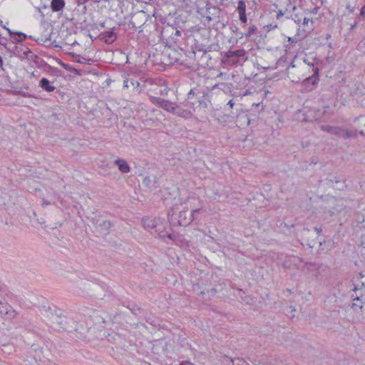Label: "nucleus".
<instances>
[{"instance_id": "e433bc0d", "label": "nucleus", "mask_w": 365, "mask_h": 365, "mask_svg": "<svg viewBox=\"0 0 365 365\" xmlns=\"http://www.w3.org/2000/svg\"><path fill=\"white\" fill-rule=\"evenodd\" d=\"M359 18H362L365 19V4L361 9L360 13L359 14Z\"/></svg>"}, {"instance_id": "6e6552de", "label": "nucleus", "mask_w": 365, "mask_h": 365, "mask_svg": "<svg viewBox=\"0 0 365 365\" xmlns=\"http://www.w3.org/2000/svg\"><path fill=\"white\" fill-rule=\"evenodd\" d=\"M357 131L356 130H349L346 129H344L341 127L336 126L334 135L342 138L344 139H348V138H354L357 136Z\"/></svg>"}, {"instance_id": "e2e57ef3", "label": "nucleus", "mask_w": 365, "mask_h": 365, "mask_svg": "<svg viewBox=\"0 0 365 365\" xmlns=\"http://www.w3.org/2000/svg\"><path fill=\"white\" fill-rule=\"evenodd\" d=\"M165 64H173V61H170L168 62H163Z\"/></svg>"}, {"instance_id": "f3484780", "label": "nucleus", "mask_w": 365, "mask_h": 365, "mask_svg": "<svg viewBox=\"0 0 365 365\" xmlns=\"http://www.w3.org/2000/svg\"><path fill=\"white\" fill-rule=\"evenodd\" d=\"M65 6L64 0H51V8L53 12L61 11Z\"/></svg>"}, {"instance_id": "0eeeda50", "label": "nucleus", "mask_w": 365, "mask_h": 365, "mask_svg": "<svg viewBox=\"0 0 365 365\" xmlns=\"http://www.w3.org/2000/svg\"><path fill=\"white\" fill-rule=\"evenodd\" d=\"M245 55L244 49H238L235 51H229L225 53L226 61L230 64H236L239 61V58Z\"/></svg>"}, {"instance_id": "37998d69", "label": "nucleus", "mask_w": 365, "mask_h": 365, "mask_svg": "<svg viewBox=\"0 0 365 365\" xmlns=\"http://www.w3.org/2000/svg\"><path fill=\"white\" fill-rule=\"evenodd\" d=\"M311 21L312 24H314V21L312 19H309V18H307V17H304L303 19V25L304 26H307L308 25V23Z\"/></svg>"}, {"instance_id": "338daca9", "label": "nucleus", "mask_w": 365, "mask_h": 365, "mask_svg": "<svg viewBox=\"0 0 365 365\" xmlns=\"http://www.w3.org/2000/svg\"><path fill=\"white\" fill-rule=\"evenodd\" d=\"M290 66H291V67H292V68H294V67H295V65H294V61L291 63Z\"/></svg>"}, {"instance_id": "9b49d317", "label": "nucleus", "mask_w": 365, "mask_h": 365, "mask_svg": "<svg viewBox=\"0 0 365 365\" xmlns=\"http://www.w3.org/2000/svg\"><path fill=\"white\" fill-rule=\"evenodd\" d=\"M3 28L8 31L10 37L12 38L13 40L16 42H22L27 37V36L24 33L19 31H12L9 29L6 28L5 26H3Z\"/></svg>"}, {"instance_id": "a18cd8bd", "label": "nucleus", "mask_w": 365, "mask_h": 365, "mask_svg": "<svg viewBox=\"0 0 365 365\" xmlns=\"http://www.w3.org/2000/svg\"><path fill=\"white\" fill-rule=\"evenodd\" d=\"M346 9L349 11L350 13H354L355 11V7L351 6L350 4L346 5Z\"/></svg>"}, {"instance_id": "5fc2aeb1", "label": "nucleus", "mask_w": 365, "mask_h": 365, "mask_svg": "<svg viewBox=\"0 0 365 365\" xmlns=\"http://www.w3.org/2000/svg\"><path fill=\"white\" fill-rule=\"evenodd\" d=\"M356 25H357L356 22H355L354 24H351V27H350V29L353 30L356 26Z\"/></svg>"}, {"instance_id": "6ab92c4d", "label": "nucleus", "mask_w": 365, "mask_h": 365, "mask_svg": "<svg viewBox=\"0 0 365 365\" xmlns=\"http://www.w3.org/2000/svg\"><path fill=\"white\" fill-rule=\"evenodd\" d=\"M257 31V28L255 25H252L248 28L247 33L242 34L240 32H238V29H236V31H233V32H235L236 34H239L240 36V38L243 37V36H245L246 38H250L252 34H255Z\"/></svg>"}, {"instance_id": "f704fd0d", "label": "nucleus", "mask_w": 365, "mask_h": 365, "mask_svg": "<svg viewBox=\"0 0 365 365\" xmlns=\"http://www.w3.org/2000/svg\"><path fill=\"white\" fill-rule=\"evenodd\" d=\"M143 183L146 186V187H150V183H151V180L150 179L149 177H145L143 180Z\"/></svg>"}, {"instance_id": "4d7b16f0", "label": "nucleus", "mask_w": 365, "mask_h": 365, "mask_svg": "<svg viewBox=\"0 0 365 365\" xmlns=\"http://www.w3.org/2000/svg\"><path fill=\"white\" fill-rule=\"evenodd\" d=\"M3 66V58L2 57L0 56V68H1Z\"/></svg>"}, {"instance_id": "393cba45", "label": "nucleus", "mask_w": 365, "mask_h": 365, "mask_svg": "<svg viewBox=\"0 0 365 365\" xmlns=\"http://www.w3.org/2000/svg\"><path fill=\"white\" fill-rule=\"evenodd\" d=\"M200 212V209H195L192 210L190 213H188V217L192 219V222L198 218V215Z\"/></svg>"}, {"instance_id": "39448f33", "label": "nucleus", "mask_w": 365, "mask_h": 365, "mask_svg": "<svg viewBox=\"0 0 365 365\" xmlns=\"http://www.w3.org/2000/svg\"><path fill=\"white\" fill-rule=\"evenodd\" d=\"M166 222L161 221L160 219H158L154 230L153 234H156L160 238L165 240V238H168L172 241H175L177 239V235L169 232L166 230Z\"/></svg>"}, {"instance_id": "0e129e2a", "label": "nucleus", "mask_w": 365, "mask_h": 365, "mask_svg": "<svg viewBox=\"0 0 365 365\" xmlns=\"http://www.w3.org/2000/svg\"><path fill=\"white\" fill-rule=\"evenodd\" d=\"M100 26L102 27V28H104L105 27V22H102L100 24Z\"/></svg>"}, {"instance_id": "7c9ffc66", "label": "nucleus", "mask_w": 365, "mask_h": 365, "mask_svg": "<svg viewBox=\"0 0 365 365\" xmlns=\"http://www.w3.org/2000/svg\"><path fill=\"white\" fill-rule=\"evenodd\" d=\"M58 63L61 66L63 67L64 69H66V71H68V69H70L71 68V66H69L68 64H66L64 62H63L61 59L59 58H57L56 59Z\"/></svg>"}, {"instance_id": "a211bd4d", "label": "nucleus", "mask_w": 365, "mask_h": 365, "mask_svg": "<svg viewBox=\"0 0 365 365\" xmlns=\"http://www.w3.org/2000/svg\"><path fill=\"white\" fill-rule=\"evenodd\" d=\"M112 226H113V224L109 220H103L98 224L101 231L105 234H108L110 232V229Z\"/></svg>"}, {"instance_id": "864d4df0", "label": "nucleus", "mask_w": 365, "mask_h": 365, "mask_svg": "<svg viewBox=\"0 0 365 365\" xmlns=\"http://www.w3.org/2000/svg\"><path fill=\"white\" fill-rule=\"evenodd\" d=\"M128 83H129V80L128 79L125 80L124 82H123L124 87L128 88L129 87Z\"/></svg>"}, {"instance_id": "c03bdc74", "label": "nucleus", "mask_w": 365, "mask_h": 365, "mask_svg": "<svg viewBox=\"0 0 365 365\" xmlns=\"http://www.w3.org/2000/svg\"><path fill=\"white\" fill-rule=\"evenodd\" d=\"M240 297L247 304H249L250 302V301L252 300V299L248 296H245V298H243L242 296H240Z\"/></svg>"}, {"instance_id": "20e7f679", "label": "nucleus", "mask_w": 365, "mask_h": 365, "mask_svg": "<svg viewBox=\"0 0 365 365\" xmlns=\"http://www.w3.org/2000/svg\"><path fill=\"white\" fill-rule=\"evenodd\" d=\"M312 76L306 78L302 81L300 89L302 93H308L312 91L316 86V85L318 83L319 69V68H314L312 69Z\"/></svg>"}, {"instance_id": "dca6fc26", "label": "nucleus", "mask_w": 365, "mask_h": 365, "mask_svg": "<svg viewBox=\"0 0 365 365\" xmlns=\"http://www.w3.org/2000/svg\"><path fill=\"white\" fill-rule=\"evenodd\" d=\"M38 86L47 92H53L56 89V87L51 86L50 84V81L46 78H43L41 79Z\"/></svg>"}, {"instance_id": "09e8293b", "label": "nucleus", "mask_w": 365, "mask_h": 365, "mask_svg": "<svg viewBox=\"0 0 365 365\" xmlns=\"http://www.w3.org/2000/svg\"><path fill=\"white\" fill-rule=\"evenodd\" d=\"M19 46H14L11 50V51L16 55V53H17V51H19Z\"/></svg>"}, {"instance_id": "7ed1b4c3", "label": "nucleus", "mask_w": 365, "mask_h": 365, "mask_svg": "<svg viewBox=\"0 0 365 365\" xmlns=\"http://www.w3.org/2000/svg\"><path fill=\"white\" fill-rule=\"evenodd\" d=\"M325 113V110L303 108L299 110L298 118L302 122H312L321 119Z\"/></svg>"}, {"instance_id": "13d9d810", "label": "nucleus", "mask_w": 365, "mask_h": 365, "mask_svg": "<svg viewBox=\"0 0 365 365\" xmlns=\"http://www.w3.org/2000/svg\"><path fill=\"white\" fill-rule=\"evenodd\" d=\"M288 41H289V42H291V43H294V40L292 38H291V37H289V38H288Z\"/></svg>"}, {"instance_id": "c85d7f7f", "label": "nucleus", "mask_w": 365, "mask_h": 365, "mask_svg": "<svg viewBox=\"0 0 365 365\" xmlns=\"http://www.w3.org/2000/svg\"><path fill=\"white\" fill-rule=\"evenodd\" d=\"M129 309L131 311V312L135 315H138V312H141V308L137 305H133L131 307H129Z\"/></svg>"}, {"instance_id": "72a5a7b5", "label": "nucleus", "mask_w": 365, "mask_h": 365, "mask_svg": "<svg viewBox=\"0 0 365 365\" xmlns=\"http://www.w3.org/2000/svg\"><path fill=\"white\" fill-rule=\"evenodd\" d=\"M180 35H181V31L178 29H175V33L173 34L172 38L176 42L178 41V36H180Z\"/></svg>"}, {"instance_id": "680f3d73", "label": "nucleus", "mask_w": 365, "mask_h": 365, "mask_svg": "<svg viewBox=\"0 0 365 365\" xmlns=\"http://www.w3.org/2000/svg\"><path fill=\"white\" fill-rule=\"evenodd\" d=\"M38 10L39 13H41V16H43H43H44V15H43V14L42 11H41V8H38Z\"/></svg>"}, {"instance_id": "4c0bfd02", "label": "nucleus", "mask_w": 365, "mask_h": 365, "mask_svg": "<svg viewBox=\"0 0 365 365\" xmlns=\"http://www.w3.org/2000/svg\"><path fill=\"white\" fill-rule=\"evenodd\" d=\"M292 19L294 21L295 23L298 24H300L302 21V19L298 14H294V16L292 17Z\"/></svg>"}, {"instance_id": "1a4fd4ad", "label": "nucleus", "mask_w": 365, "mask_h": 365, "mask_svg": "<svg viewBox=\"0 0 365 365\" xmlns=\"http://www.w3.org/2000/svg\"><path fill=\"white\" fill-rule=\"evenodd\" d=\"M29 61H33L38 68H51V66L48 64L43 58L35 53L30 55Z\"/></svg>"}, {"instance_id": "aec40b11", "label": "nucleus", "mask_w": 365, "mask_h": 365, "mask_svg": "<svg viewBox=\"0 0 365 365\" xmlns=\"http://www.w3.org/2000/svg\"><path fill=\"white\" fill-rule=\"evenodd\" d=\"M351 308L355 312H358L359 310L361 311V309L363 308V302H361L359 297H356L353 299V303L351 304Z\"/></svg>"}, {"instance_id": "cd10ccee", "label": "nucleus", "mask_w": 365, "mask_h": 365, "mask_svg": "<svg viewBox=\"0 0 365 365\" xmlns=\"http://www.w3.org/2000/svg\"><path fill=\"white\" fill-rule=\"evenodd\" d=\"M237 10L239 13L246 12V4L245 1L240 0L238 1Z\"/></svg>"}, {"instance_id": "c9c22d12", "label": "nucleus", "mask_w": 365, "mask_h": 365, "mask_svg": "<svg viewBox=\"0 0 365 365\" xmlns=\"http://www.w3.org/2000/svg\"><path fill=\"white\" fill-rule=\"evenodd\" d=\"M215 47H217V45L211 44V45H209V46H206V48H205L206 53H208V52H210L212 48L214 50H216Z\"/></svg>"}, {"instance_id": "052dcab7", "label": "nucleus", "mask_w": 365, "mask_h": 365, "mask_svg": "<svg viewBox=\"0 0 365 365\" xmlns=\"http://www.w3.org/2000/svg\"><path fill=\"white\" fill-rule=\"evenodd\" d=\"M31 77H32V78H36V74H35V73H34V72H32V73H31Z\"/></svg>"}, {"instance_id": "bf43d9fd", "label": "nucleus", "mask_w": 365, "mask_h": 365, "mask_svg": "<svg viewBox=\"0 0 365 365\" xmlns=\"http://www.w3.org/2000/svg\"><path fill=\"white\" fill-rule=\"evenodd\" d=\"M49 204H50V202H48V201H46V200H44V201L43 202V204H42V205H43H43H49Z\"/></svg>"}, {"instance_id": "423d86ee", "label": "nucleus", "mask_w": 365, "mask_h": 365, "mask_svg": "<svg viewBox=\"0 0 365 365\" xmlns=\"http://www.w3.org/2000/svg\"><path fill=\"white\" fill-rule=\"evenodd\" d=\"M115 27H113L109 31L101 32L98 38L101 41L107 44H111L116 41L118 34L115 32Z\"/></svg>"}, {"instance_id": "c756f323", "label": "nucleus", "mask_w": 365, "mask_h": 365, "mask_svg": "<svg viewBox=\"0 0 365 365\" xmlns=\"http://www.w3.org/2000/svg\"><path fill=\"white\" fill-rule=\"evenodd\" d=\"M195 48L198 50L199 51H202L204 54H206V46L202 43H197L195 44Z\"/></svg>"}, {"instance_id": "49530a36", "label": "nucleus", "mask_w": 365, "mask_h": 365, "mask_svg": "<svg viewBox=\"0 0 365 365\" xmlns=\"http://www.w3.org/2000/svg\"><path fill=\"white\" fill-rule=\"evenodd\" d=\"M284 16V13L282 12V10H279L277 11V16H276V19H279L280 18H282V16Z\"/></svg>"}, {"instance_id": "de8ad7c7", "label": "nucleus", "mask_w": 365, "mask_h": 365, "mask_svg": "<svg viewBox=\"0 0 365 365\" xmlns=\"http://www.w3.org/2000/svg\"><path fill=\"white\" fill-rule=\"evenodd\" d=\"M304 61L310 67H312V69L314 68H317V66H314V63H310V62H308V60L307 59H304Z\"/></svg>"}, {"instance_id": "774afa93", "label": "nucleus", "mask_w": 365, "mask_h": 365, "mask_svg": "<svg viewBox=\"0 0 365 365\" xmlns=\"http://www.w3.org/2000/svg\"><path fill=\"white\" fill-rule=\"evenodd\" d=\"M359 134H360L361 135H363V136H364V135H365V133H364V132L363 130H361V131L359 132Z\"/></svg>"}, {"instance_id": "f257e3e1", "label": "nucleus", "mask_w": 365, "mask_h": 365, "mask_svg": "<svg viewBox=\"0 0 365 365\" xmlns=\"http://www.w3.org/2000/svg\"><path fill=\"white\" fill-rule=\"evenodd\" d=\"M182 104L185 107L192 108L194 111L197 105L200 108H207L211 105L209 92L205 89L195 87L187 93V98Z\"/></svg>"}, {"instance_id": "4468645a", "label": "nucleus", "mask_w": 365, "mask_h": 365, "mask_svg": "<svg viewBox=\"0 0 365 365\" xmlns=\"http://www.w3.org/2000/svg\"><path fill=\"white\" fill-rule=\"evenodd\" d=\"M173 114L176 115L177 116L184 118H190L192 115V113L187 109H182L180 108V106L177 104V109L175 112L173 113Z\"/></svg>"}, {"instance_id": "b1692460", "label": "nucleus", "mask_w": 365, "mask_h": 365, "mask_svg": "<svg viewBox=\"0 0 365 365\" xmlns=\"http://www.w3.org/2000/svg\"><path fill=\"white\" fill-rule=\"evenodd\" d=\"M69 55L72 57L73 61L80 63H84V61H83L82 60H86V58L81 56V55L75 53H69Z\"/></svg>"}, {"instance_id": "79ce46f5", "label": "nucleus", "mask_w": 365, "mask_h": 365, "mask_svg": "<svg viewBox=\"0 0 365 365\" xmlns=\"http://www.w3.org/2000/svg\"><path fill=\"white\" fill-rule=\"evenodd\" d=\"M68 71L73 73H75V74H78V75H80L81 73H80V71L75 68L74 67H72L71 66L70 69H68Z\"/></svg>"}, {"instance_id": "f8f14e48", "label": "nucleus", "mask_w": 365, "mask_h": 365, "mask_svg": "<svg viewBox=\"0 0 365 365\" xmlns=\"http://www.w3.org/2000/svg\"><path fill=\"white\" fill-rule=\"evenodd\" d=\"M158 219H151L150 217H144L142 220V222L143 225V227L147 229L148 230H150L152 234H153V230L155 225V223L157 222Z\"/></svg>"}, {"instance_id": "6e6d98bb", "label": "nucleus", "mask_w": 365, "mask_h": 365, "mask_svg": "<svg viewBox=\"0 0 365 365\" xmlns=\"http://www.w3.org/2000/svg\"><path fill=\"white\" fill-rule=\"evenodd\" d=\"M317 11H318V8H314L313 9L311 12L313 13V14H317Z\"/></svg>"}, {"instance_id": "603ef678", "label": "nucleus", "mask_w": 365, "mask_h": 365, "mask_svg": "<svg viewBox=\"0 0 365 365\" xmlns=\"http://www.w3.org/2000/svg\"><path fill=\"white\" fill-rule=\"evenodd\" d=\"M259 106H261V110H263L264 107H263V105H262V103H253L252 104V106H255V107H259Z\"/></svg>"}, {"instance_id": "473e14b6", "label": "nucleus", "mask_w": 365, "mask_h": 365, "mask_svg": "<svg viewBox=\"0 0 365 365\" xmlns=\"http://www.w3.org/2000/svg\"><path fill=\"white\" fill-rule=\"evenodd\" d=\"M239 17H240V20L242 23H246L247 21V18L246 12L239 13Z\"/></svg>"}, {"instance_id": "a19ab883", "label": "nucleus", "mask_w": 365, "mask_h": 365, "mask_svg": "<svg viewBox=\"0 0 365 365\" xmlns=\"http://www.w3.org/2000/svg\"><path fill=\"white\" fill-rule=\"evenodd\" d=\"M47 73H55L58 69L56 68L52 67L51 66V68H43Z\"/></svg>"}, {"instance_id": "8fccbe9b", "label": "nucleus", "mask_w": 365, "mask_h": 365, "mask_svg": "<svg viewBox=\"0 0 365 365\" xmlns=\"http://www.w3.org/2000/svg\"><path fill=\"white\" fill-rule=\"evenodd\" d=\"M230 108H232L234 105H235V103L233 101V100H230L227 104Z\"/></svg>"}, {"instance_id": "2f4dec72", "label": "nucleus", "mask_w": 365, "mask_h": 365, "mask_svg": "<svg viewBox=\"0 0 365 365\" xmlns=\"http://www.w3.org/2000/svg\"><path fill=\"white\" fill-rule=\"evenodd\" d=\"M327 180H329L330 182H335V183L343 182V183H344V181H342L337 176H334L329 179L327 178Z\"/></svg>"}, {"instance_id": "5701e85b", "label": "nucleus", "mask_w": 365, "mask_h": 365, "mask_svg": "<svg viewBox=\"0 0 365 365\" xmlns=\"http://www.w3.org/2000/svg\"><path fill=\"white\" fill-rule=\"evenodd\" d=\"M336 128V126H332V125H322L320 126V128L322 130L327 132L328 133L332 134V135L334 134Z\"/></svg>"}, {"instance_id": "412c9836", "label": "nucleus", "mask_w": 365, "mask_h": 365, "mask_svg": "<svg viewBox=\"0 0 365 365\" xmlns=\"http://www.w3.org/2000/svg\"><path fill=\"white\" fill-rule=\"evenodd\" d=\"M149 100L153 104L155 105L156 106H158L160 108H162L163 102L164 101L163 98L150 96Z\"/></svg>"}, {"instance_id": "9d476101", "label": "nucleus", "mask_w": 365, "mask_h": 365, "mask_svg": "<svg viewBox=\"0 0 365 365\" xmlns=\"http://www.w3.org/2000/svg\"><path fill=\"white\" fill-rule=\"evenodd\" d=\"M31 53H33V52L29 48L25 46H20L19 51L16 53V56L21 60L27 59L29 61Z\"/></svg>"}, {"instance_id": "a878e982", "label": "nucleus", "mask_w": 365, "mask_h": 365, "mask_svg": "<svg viewBox=\"0 0 365 365\" xmlns=\"http://www.w3.org/2000/svg\"><path fill=\"white\" fill-rule=\"evenodd\" d=\"M341 212L340 210H336V209H334V210H324V214L325 215V217L327 219L329 217H331L334 215H335L336 212L338 213V212Z\"/></svg>"}, {"instance_id": "bb28decb", "label": "nucleus", "mask_w": 365, "mask_h": 365, "mask_svg": "<svg viewBox=\"0 0 365 365\" xmlns=\"http://www.w3.org/2000/svg\"><path fill=\"white\" fill-rule=\"evenodd\" d=\"M232 365H250L248 362H247L242 358H237L235 359L232 360Z\"/></svg>"}, {"instance_id": "58836bf2", "label": "nucleus", "mask_w": 365, "mask_h": 365, "mask_svg": "<svg viewBox=\"0 0 365 365\" xmlns=\"http://www.w3.org/2000/svg\"><path fill=\"white\" fill-rule=\"evenodd\" d=\"M207 293L210 296L213 297L217 293V289L215 288H212L210 289L207 290Z\"/></svg>"}, {"instance_id": "f03ea898", "label": "nucleus", "mask_w": 365, "mask_h": 365, "mask_svg": "<svg viewBox=\"0 0 365 365\" xmlns=\"http://www.w3.org/2000/svg\"><path fill=\"white\" fill-rule=\"evenodd\" d=\"M168 217L171 226H187L190 224L192 219L188 217V210H183L175 213L171 210L168 213Z\"/></svg>"}, {"instance_id": "3c124183", "label": "nucleus", "mask_w": 365, "mask_h": 365, "mask_svg": "<svg viewBox=\"0 0 365 365\" xmlns=\"http://www.w3.org/2000/svg\"><path fill=\"white\" fill-rule=\"evenodd\" d=\"M314 230H315L318 234H319V233H321V232H322V227H314Z\"/></svg>"}, {"instance_id": "4be33fe9", "label": "nucleus", "mask_w": 365, "mask_h": 365, "mask_svg": "<svg viewBox=\"0 0 365 365\" xmlns=\"http://www.w3.org/2000/svg\"><path fill=\"white\" fill-rule=\"evenodd\" d=\"M149 100L153 104L155 105L156 106H158L160 108H162L163 102L164 101L163 98L150 96Z\"/></svg>"}, {"instance_id": "69168bd1", "label": "nucleus", "mask_w": 365, "mask_h": 365, "mask_svg": "<svg viewBox=\"0 0 365 365\" xmlns=\"http://www.w3.org/2000/svg\"><path fill=\"white\" fill-rule=\"evenodd\" d=\"M130 24L133 25V26H132V27H133V28L137 29V26H135V24H134V23H133V22H131V21H130Z\"/></svg>"}, {"instance_id": "2eb2a0df", "label": "nucleus", "mask_w": 365, "mask_h": 365, "mask_svg": "<svg viewBox=\"0 0 365 365\" xmlns=\"http://www.w3.org/2000/svg\"><path fill=\"white\" fill-rule=\"evenodd\" d=\"M162 106V109L170 113L175 112V110L177 109V103L165 99H164Z\"/></svg>"}, {"instance_id": "ea45409f", "label": "nucleus", "mask_w": 365, "mask_h": 365, "mask_svg": "<svg viewBox=\"0 0 365 365\" xmlns=\"http://www.w3.org/2000/svg\"><path fill=\"white\" fill-rule=\"evenodd\" d=\"M19 95L24 96V97H27V98H31V97H33L32 95H30V94H28L27 93H26L25 91H22V90H20L17 92Z\"/></svg>"}, {"instance_id": "ddd939ff", "label": "nucleus", "mask_w": 365, "mask_h": 365, "mask_svg": "<svg viewBox=\"0 0 365 365\" xmlns=\"http://www.w3.org/2000/svg\"><path fill=\"white\" fill-rule=\"evenodd\" d=\"M115 164L118 166L119 170L123 173H128L130 170V168L128 163L123 159H117Z\"/></svg>"}]
</instances>
